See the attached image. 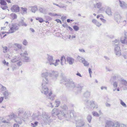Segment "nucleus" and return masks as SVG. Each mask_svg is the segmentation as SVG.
Returning a JSON list of instances; mask_svg holds the SVG:
<instances>
[{"mask_svg": "<svg viewBox=\"0 0 127 127\" xmlns=\"http://www.w3.org/2000/svg\"><path fill=\"white\" fill-rule=\"evenodd\" d=\"M49 74L50 77L54 80H56L58 76V73L56 71H52Z\"/></svg>", "mask_w": 127, "mask_h": 127, "instance_id": "obj_9", "label": "nucleus"}, {"mask_svg": "<svg viewBox=\"0 0 127 127\" xmlns=\"http://www.w3.org/2000/svg\"><path fill=\"white\" fill-rule=\"evenodd\" d=\"M93 1V2H96V4H94V7L99 9L101 7L102 5V3L101 2H97L96 0H94Z\"/></svg>", "mask_w": 127, "mask_h": 127, "instance_id": "obj_16", "label": "nucleus"}, {"mask_svg": "<svg viewBox=\"0 0 127 127\" xmlns=\"http://www.w3.org/2000/svg\"><path fill=\"white\" fill-rule=\"evenodd\" d=\"M4 64V65H6L7 66H8L9 64V63L8 62H7L6 61L4 60L2 62Z\"/></svg>", "mask_w": 127, "mask_h": 127, "instance_id": "obj_53", "label": "nucleus"}, {"mask_svg": "<svg viewBox=\"0 0 127 127\" xmlns=\"http://www.w3.org/2000/svg\"><path fill=\"white\" fill-rule=\"evenodd\" d=\"M120 78V76L118 74H115L112 76L111 78L110 81H112L114 80L118 79Z\"/></svg>", "mask_w": 127, "mask_h": 127, "instance_id": "obj_22", "label": "nucleus"}, {"mask_svg": "<svg viewBox=\"0 0 127 127\" xmlns=\"http://www.w3.org/2000/svg\"><path fill=\"white\" fill-rule=\"evenodd\" d=\"M47 106L49 107H50L52 108L54 107V106L52 105V103H50L48 104Z\"/></svg>", "mask_w": 127, "mask_h": 127, "instance_id": "obj_57", "label": "nucleus"}, {"mask_svg": "<svg viewBox=\"0 0 127 127\" xmlns=\"http://www.w3.org/2000/svg\"><path fill=\"white\" fill-rule=\"evenodd\" d=\"M92 119V117L91 115H89L87 117V119L88 120V121L89 123L91 122Z\"/></svg>", "mask_w": 127, "mask_h": 127, "instance_id": "obj_48", "label": "nucleus"}, {"mask_svg": "<svg viewBox=\"0 0 127 127\" xmlns=\"http://www.w3.org/2000/svg\"><path fill=\"white\" fill-rule=\"evenodd\" d=\"M48 71L47 70H44L41 74V76L43 78L48 77Z\"/></svg>", "mask_w": 127, "mask_h": 127, "instance_id": "obj_14", "label": "nucleus"}, {"mask_svg": "<svg viewBox=\"0 0 127 127\" xmlns=\"http://www.w3.org/2000/svg\"><path fill=\"white\" fill-rule=\"evenodd\" d=\"M105 12L109 16H111L113 14V13L112 12L110 8L108 6L106 7Z\"/></svg>", "mask_w": 127, "mask_h": 127, "instance_id": "obj_13", "label": "nucleus"}, {"mask_svg": "<svg viewBox=\"0 0 127 127\" xmlns=\"http://www.w3.org/2000/svg\"><path fill=\"white\" fill-rule=\"evenodd\" d=\"M37 10V7L35 6H33L32 7L31 11L32 12L34 13Z\"/></svg>", "mask_w": 127, "mask_h": 127, "instance_id": "obj_42", "label": "nucleus"}, {"mask_svg": "<svg viewBox=\"0 0 127 127\" xmlns=\"http://www.w3.org/2000/svg\"><path fill=\"white\" fill-rule=\"evenodd\" d=\"M120 41L122 43L127 45V38L126 37V36L121 37Z\"/></svg>", "mask_w": 127, "mask_h": 127, "instance_id": "obj_21", "label": "nucleus"}, {"mask_svg": "<svg viewBox=\"0 0 127 127\" xmlns=\"http://www.w3.org/2000/svg\"><path fill=\"white\" fill-rule=\"evenodd\" d=\"M90 95V92L88 91H86L84 94V96L86 97H89Z\"/></svg>", "mask_w": 127, "mask_h": 127, "instance_id": "obj_30", "label": "nucleus"}, {"mask_svg": "<svg viewBox=\"0 0 127 127\" xmlns=\"http://www.w3.org/2000/svg\"><path fill=\"white\" fill-rule=\"evenodd\" d=\"M115 19L118 23L120 22L122 18V17L118 13L116 12L115 14Z\"/></svg>", "mask_w": 127, "mask_h": 127, "instance_id": "obj_11", "label": "nucleus"}, {"mask_svg": "<svg viewBox=\"0 0 127 127\" xmlns=\"http://www.w3.org/2000/svg\"><path fill=\"white\" fill-rule=\"evenodd\" d=\"M39 10L40 12L43 14H45L46 13L45 9L42 8H40Z\"/></svg>", "mask_w": 127, "mask_h": 127, "instance_id": "obj_37", "label": "nucleus"}, {"mask_svg": "<svg viewBox=\"0 0 127 127\" xmlns=\"http://www.w3.org/2000/svg\"><path fill=\"white\" fill-rule=\"evenodd\" d=\"M85 104L86 107L90 110H93L95 108H98V105L93 100H86L85 102Z\"/></svg>", "mask_w": 127, "mask_h": 127, "instance_id": "obj_3", "label": "nucleus"}, {"mask_svg": "<svg viewBox=\"0 0 127 127\" xmlns=\"http://www.w3.org/2000/svg\"><path fill=\"white\" fill-rule=\"evenodd\" d=\"M11 17L13 19H16L17 18L16 15L14 13H12L10 15Z\"/></svg>", "mask_w": 127, "mask_h": 127, "instance_id": "obj_38", "label": "nucleus"}, {"mask_svg": "<svg viewBox=\"0 0 127 127\" xmlns=\"http://www.w3.org/2000/svg\"><path fill=\"white\" fill-rule=\"evenodd\" d=\"M20 55L22 56H23L24 57H27V56L28 55V54L27 51H25L23 53L21 54Z\"/></svg>", "mask_w": 127, "mask_h": 127, "instance_id": "obj_39", "label": "nucleus"}, {"mask_svg": "<svg viewBox=\"0 0 127 127\" xmlns=\"http://www.w3.org/2000/svg\"><path fill=\"white\" fill-rule=\"evenodd\" d=\"M123 23L125 25L127 26V21L125 20L123 22Z\"/></svg>", "mask_w": 127, "mask_h": 127, "instance_id": "obj_64", "label": "nucleus"}, {"mask_svg": "<svg viewBox=\"0 0 127 127\" xmlns=\"http://www.w3.org/2000/svg\"><path fill=\"white\" fill-rule=\"evenodd\" d=\"M2 94L4 96V98L5 99H9V96L10 95V93L8 92L7 91H5V92H3Z\"/></svg>", "mask_w": 127, "mask_h": 127, "instance_id": "obj_18", "label": "nucleus"}, {"mask_svg": "<svg viewBox=\"0 0 127 127\" xmlns=\"http://www.w3.org/2000/svg\"><path fill=\"white\" fill-rule=\"evenodd\" d=\"M27 113L26 112H24L23 109H19L18 111V115L22 118L23 121H25V119L27 118Z\"/></svg>", "mask_w": 127, "mask_h": 127, "instance_id": "obj_8", "label": "nucleus"}, {"mask_svg": "<svg viewBox=\"0 0 127 127\" xmlns=\"http://www.w3.org/2000/svg\"><path fill=\"white\" fill-rule=\"evenodd\" d=\"M73 28L75 31H77L79 29V27L75 25L73 26Z\"/></svg>", "mask_w": 127, "mask_h": 127, "instance_id": "obj_51", "label": "nucleus"}, {"mask_svg": "<svg viewBox=\"0 0 127 127\" xmlns=\"http://www.w3.org/2000/svg\"><path fill=\"white\" fill-rule=\"evenodd\" d=\"M61 107L62 110H60V112H63L64 114H67L68 115H70V112L71 111H73V116H74V111L73 110H71L70 111L68 110V108L67 106L65 104H64L62 105L61 106Z\"/></svg>", "mask_w": 127, "mask_h": 127, "instance_id": "obj_7", "label": "nucleus"}, {"mask_svg": "<svg viewBox=\"0 0 127 127\" xmlns=\"http://www.w3.org/2000/svg\"><path fill=\"white\" fill-rule=\"evenodd\" d=\"M1 90L2 93L3 92H5V91H7L6 90V88L2 86V87L1 88Z\"/></svg>", "mask_w": 127, "mask_h": 127, "instance_id": "obj_47", "label": "nucleus"}, {"mask_svg": "<svg viewBox=\"0 0 127 127\" xmlns=\"http://www.w3.org/2000/svg\"><path fill=\"white\" fill-rule=\"evenodd\" d=\"M55 104L56 105V107H58L60 105V102L58 100H57L55 101Z\"/></svg>", "mask_w": 127, "mask_h": 127, "instance_id": "obj_41", "label": "nucleus"}, {"mask_svg": "<svg viewBox=\"0 0 127 127\" xmlns=\"http://www.w3.org/2000/svg\"><path fill=\"white\" fill-rule=\"evenodd\" d=\"M19 58L18 56H15L13 58L11 61L12 62L15 63L19 60Z\"/></svg>", "mask_w": 127, "mask_h": 127, "instance_id": "obj_29", "label": "nucleus"}, {"mask_svg": "<svg viewBox=\"0 0 127 127\" xmlns=\"http://www.w3.org/2000/svg\"><path fill=\"white\" fill-rule=\"evenodd\" d=\"M92 113L94 116L97 117H98L99 116L98 114L96 112L93 111L92 112Z\"/></svg>", "mask_w": 127, "mask_h": 127, "instance_id": "obj_45", "label": "nucleus"}, {"mask_svg": "<svg viewBox=\"0 0 127 127\" xmlns=\"http://www.w3.org/2000/svg\"><path fill=\"white\" fill-rule=\"evenodd\" d=\"M120 125L119 122H114V124L112 127H120Z\"/></svg>", "mask_w": 127, "mask_h": 127, "instance_id": "obj_31", "label": "nucleus"}, {"mask_svg": "<svg viewBox=\"0 0 127 127\" xmlns=\"http://www.w3.org/2000/svg\"><path fill=\"white\" fill-rule=\"evenodd\" d=\"M23 120L22 118H21L20 116L18 115V117L16 118V122L19 124L21 125L22 124Z\"/></svg>", "mask_w": 127, "mask_h": 127, "instance_id": "obj_25", "label": "nucleus"}, {"mask_svg": "<svg viewBox=\"0 0 127 127\" xmlns=\"http://www.w3.org/2000/svg\"><path fill=\"white\" fill-rule=\"evenodd\" d=\"M31 60L29 57H26L23 58V61L24 62H30Z\"/></svg>", "mask_w": 127, "mask_h": 127, "instance_id": "obj_27", "label": "nucleus"}, {"mask_svg": "<svg viewBox=\"0 0 127 127\" xmlns=\"http://www.w3.org/2000/svg\"><path fill=\"white\" fill-rule=\"evenodd\" d=\"M7 32H2L0 33V37L1 38H2L5 36L7 34H8L7 33Z\"/></svg>", "mask_w": 127, "mask_h": 127, "instance_id": "obj_34", "label": "nucleus"}, {"mask_svg": "<svg viewBox=\"0 0 127 127\" xmlns=\"http://www.w3.org/2000/svg\"><path fill=\"white\" fill-rule=\"evenodd\" d=\"M49 83V80L48 77L43 78L42 85H45V84H47Z\"/></svg>", "mask_w": 127, "mask_h": 127, "instance_id": "obj_20", "label": "nucleus"}, {"mask_svg": "<svg viewBox=\"0 0 127 127\" xmlns=\"http://www.w3.org/2000/svg\"><path fill=\"white\" fill-rule=\"evenodd\" d=\"M4 99V97H1L0 98V103H2Z\"/></svg>", "mask_w": 127, "mask_h": 127, "instance_id": "obj_62", "label": "nucleus"}, {"mask_svg": "<svg viewBox=\"0 0 127 127\" xmlns=\"http://www.w3.org/2000/svg\"><path fill=\"white\" fill-rule=\"evenodd\" d=\"M36 19L37 20H38L41 23H42L44 21L43 19L41 18L37 17L36 18Z\"/></svg>", "mask_w": 127, "mask_h": 127, "instance_id": "obj_44", "label": "nucleus"}, {"mask_svg": "<svg viewBox=\"0 0 127 127\" xmlns=\"http://www.w3.org/2000/svg\"><path fill=\"white\" fill-rule=\"evenodd\" d=\"M105 8L103 7H102L99 8V11H105Z\"/></svg>", "mask_w": 127, "mask_h": 127, "instance_id": "obj_58", "label": "nucleus"}, {"mask_svg": "<svg viewBox=\"0 0 127 127\" xmlns=\"http://www.w3.org/2000/svg\"><path fill=\"white\" fill-rule=\"evenodd\" d=\"M120 5L122 8H125L127 7V4L124 1L119 0Z\"/></svg>", "mask_w": 127, "mask_h": 127, "instance_id": "obj_17", "label": "nucleus"}, {"mask_svg": "<svg viewBox=\"0 0 127 127\" xmlns=\"http://www.w3.org/2000/svg\"><path fill=\"white\" fill-rule=\"evenodd\" d=\"M114 122L111 121H107L106 123L105 127H112Z\"/></svg>", "mask_w": 127, "mask_h": 127, "instance_id": "obj_19", "label": "nucleus"}, {"mask_svg": "<svg viewBox=\"0 0 127 127\" xmlns=\"http://www.w3.org/2000/svg\"><path fill=\"white\" fill-rule=\"evenodd\" d=\"M1 7L3 10H5L8 8V7L7 6H2Z\"/></svg>", "mask_w": 127, "mask_h": 127, "instance_id": "obj_60", "label": "nucleus"}, {"mask_svg": "<svg viewBox=\"0 0 127 127\" xmlns=\"http://www.w3.org/2000/svg\"><path fill=\"white\" fill-rule=\"evenodd\" d=\"M9 26L10 29L9 30L8 32H7L6 33L8 34L13 33L19 29L18 26L16 24H10Z\"/></svg>", "mask_w": 127, "mask_h": 127, "instance_id": "obj_6", "label": "nucleus"}, {"mask_svg": "<svg viewBox=\"0 0 127 127\" xmlns=\"http://www.w3.org/2000/svg\"><path fill=\"white\" fill-rule=\"evenodd\" d=\"M23 44L24 45H26L28 44V42L25 39L23 42Z\"/></svg>", "mask_w": 127, "mask_h": 127, "instance_id": "obj_54", "label": "nucleus"}, {"mask_svg": "<svg viewBox=\"0 0 127 127\" xmlns=\"http://www.w3.org/2000/svg\"><path fill=\"white\" fill-rule=\"evenodd\" d=\"M106 106L107 107H110L111 105L110 104L107 102H106L105 103Z\"/></svg>", "mask_w": 127, "mask_h": 127, "instance_id": "obj_61", "label": "nucleus"}, {"mask_svg": "<svg viewBox=\"0 0 127 127\" xmlns=\"http://www.w3.org/2000/svg\"><path fill=\"white\" fill-rule=\"evenodd\" d=\"M61 64L62 65H64V63L65 62V60L64 56H62L61 59Z\"/></svg>", "mask_w": 127, "mask_h": 127, "instance_id": "obj_36", "label": "nucleus"}, {"mask_svg": "<svg viewBox=\"0 0 127 127\" xmlns=\"http://www.w3.org/2000/svg\"><path fill=\"white\" fill-rule=\"evenodd\" d=\"M101 90L105 89V90H106L107 89V87H106L102 86L101 87Z\"/></svg>", "mask_w": 127, "mask_h": 127, "instance_id": "obj_63", "label": "nucleus"}, {"mask_svg": "<svg viewBox=\"0 0 127 127\" xmlns=\"http://www.w3.org/2000/svg\"><path fill=\"white\" fill-rule=\"evenodd\" d=\"M106 70L107 71H112V70L110 69V68L108 67H106Z\"/></svg>", "mask_w": 127, "mask_h": 127, "instance_id": "obj_59", "label": "nucleus"}, {"mask_svg": "<svg viewBox=\"0 0 127 127\" xmlns=\"http://www.w3.org/2000/svg\"><path fill=\"white\" fill-rule=\"evenodd\" d=\"M2 123H8V124H9V123L8 122L5 120H4L0 121V124H1Z\"/></svg>", "mask_w": 127, "mask_h": 127, "instance_id": "obj_55", "label": "nucleus"}, {"mask_svg": "<svg viewBox=\"0 0 127 127\" xmlns=\"http://www.w3.org/2000/svg\"><path fill=\"white\" fill-rule=\"evenodd\" d=\"M3 52L4 53H6L8 51V48L6 46H4L3 47Z\"/></svg>", "mask_w": 127, "mask_h": 127, "instance_id": "obj_43", "label": "nucleus"}, {"mask_svg": "<svg viewBox=\"0 0 127 127\" xmlns=\"http://www.w3.org/2000/svg\"><path fill=\"white\" fill-rule=\"evenodd\" d=\"M47 57L46 58V61L45 62L46 64H49L50 65H53L55 66H57L59 64L60 62L59 60H57L54 63L55 60L54 59L53 57L51 55L47 54Z\"/></svg>", "mask_w": 127, "mask_h": 127, "instance_id": "obj_4", "label": "nucleus"}, {"mask_svg": "<svg viewBox=\"0 0 127 127\" xmlns=\"http://www.w3.org/2000/svg\"><path fill=\"white\" fill-rule=\"evenodd\" d=\"M67 62L70 64H72L74 62V60L72 58L70 57H67Z\"/></svg>", "mask_w": 127, "mask_h": 127, "instance_id": "obj_26", "label": "nucleus"}, {"mask_svg": "<svg viewBox=\"0 0 127 127\" xmlns=\"http://www.w3.org/2000/svg\"><path fill=\"white\" fill-rule=\"evenodd\" d=\"M77 58L78 60H81L82 62V61H83L85 59L84 58L79 56H78Z\"/></svg>", "mask_w": 127, "mask_h": 127, "instance_id": "obj_50", "label": "nucleus"}, {"mask_svg": "<svg viewBox=\"0 0 127 127\" xmlns=\"http://www.w3.org/2000/svg\"><path fill=\"white\" fill-rule=\"evenodd\" d=\"M20 26H23L26 27L27 26V24L24 22L23 20L20 22L19 23Z\"/></svg>", "mask_w": 127, "mask_h": 127, "instance_id": "obj_32", "label": "nucleus"}, {"mask_svg": "<svg viewBox=\"0 0 127 127\" xmlns=\"http://www.w3.org/2000/svg\"><path fill=\"white\" fill-rule=\"evenodd\" d=\"M85 123L83 120H78L76 123V126L77 127H83Z\"/></svg>", "mask_w": 127, "mask_h": 127, "instance_id": "obj_12", "label": "nucleus"}, {"mask_svg": "<svg viewBox=\"0 0 127 127\" xmlns=\"http://www.w3.org/2000/svg\"><path fill=\"white\" fill-rule=\"evenodd\" d=\"M22 62L21 61H20L17 63V64L18 66H20L22 65Z\"/></svg>", "mask_w": 127, "mask_h": 127, "instance_id": "obj_56", "label": "nucleus"}, {"mask_svg": "<svg viewBox=\"0 0 127 127\" xmlns=\"http://www.w3.org/2000/svg\"><path fill=\"white\" fill-rule=\"evenodd\" d=\"M15 47H17L19 49H21L22 48V47L21 44L18 43H15L14 44Z\"/></svg>", "mask_w": 127, "mask_h": 127, "instance_id": "obj_35", "label": "nucleus"}, {"mask_svg": "<svg viewBox=\"0 0 127 127\" xmlns=\"http://www.w3.org/2000/svg\"><path fill=\"white\" fill-rule=\"evenodd\" d=\"M42 117L43 119L45 120H49L50 119V117L48 115V113L45 112L43 113L42 115Z\"/></svg>", "mask_w": 127, "mask_h": 127, "instance_id": "obj_15", "label": "nucleus"}, {"mask_svg": "<svg viewBox=\"0 0 127 127\" xmlns=\"http://www.w3.org/2000/svg\"><path fill=\"white\" fill-rule=\"evenodd\" d=\"M42 87L40 89L41 92L43 94L47 95V97L49 99L51 100H54V95H52V92L50 91L48 94V92L49 89L46 85H42Z\"/></svg>", "mask_w": 127, "mask_h": 127, "instance_id": "obj_2", "label": "nucleus"}, {"mask_svg": "<svg viewBox=\"0 0 127 127\" xmlns=\"http://www.w3.org/2000/svg\"><path fill=\"white\" fill-rule=\"evenodd\" d=\"M120 103L124 107H127L126 104L122 100H120Z\"/></svg>", "mask_w": 127, "mask_h": 127, "instance_id": "obj_49", "label": "nucleus"}, {"mask_svg": "<svg viewBox=\"0 0 127 127\" xmlns=\"http://www.w3.org/2000/svg\"><path fill=\"white\" fill-rule=\"evenodd\" d=\"M118 86V83L116 82H114L113 84V87L115 88V89L113 90L114 91H115L116 89Z\"/></svg>", "mask_w": 127, "mask_h": 127, "instance_id": "obj_40", "label": "nucleus"}, {"mask_svg": "<svg viewBox=\"0 0 127 127\" xmlns=\"http://www.w3.org/2000/svg\"><path fill=\"white\" fill-rule=\"evenodd\" d=\"M11 10L12 12H19L20 11V8L18 5H15L12 6Z\"/></svg>", "mask_w": 127, "mask_h": 127, "instance_id": "obj_10", "label": "nucleus"}, {"mask_svg": "<svg viewBox=\"0 0 127 127\" xmlns=\"http://www.w3.org/2000/svg\"><path fill=\"white\" fill-rule=\"evenodd\" d=\"M122 83L126 86H127V81L124 80H122Z\"/></svg>", "mask_w": 127, "mask_h": 127, "instance_id": "obj_52", "label": "nucleus"}, {"mask_svg": "<svg viewBox=\"0 0 127 127\" xmlns=\"http://www.w3.org/2000/svg\"><path fill=\"white\" fill-rule=\"evenodd\" d=\"M82 63L84 64V66L86 67H88L89 65V63L87 61H86L85 59L83 61H82Z\"/></svg>", "mask_w": 127, "mask_h": 127, "instance_id": "obj_33", "label": "nucleus"}, {"mask_svg": "<svg viewBox=\"0 0 127 127\" xmlns=\"http://www.w3.org/2000/svg\"><path fill=\"white\" fill-rule=\"evenodd\" d=\"M92 22L93 24L98 27H100L101 25L100 23L95 19H93L92 20Z\"/></svg>", "mask_w": 127, "mask_h": 127, "instance_id": "obj_24", "label": "nucleus"}, {"mask_svg": "<svg viewBox=\"0 0 127 127\" xmlns=\"http://www.w3.org/2000/svg\"><path fill=\"white\" fill-rule=\"evenodd\" d=\"M74 111H72L70 112V115L64 114L62 112H60V110L57 108H54L52 111V115L53 116L58 115V118L60 120L64 118H69L73 116Z\"/></svg>", "mask_w": 127, "mask_h": 127, "instance_id": "obj_1", "label": "nucleus"}, {"mask_svg": "<svg viewBox=\"0 0 127 127\" xmlns=\"http://www.w3.org/2000/svg\"><path fill=\"white\" fill-rule=\"evenodd\" d=\"M68 81L67 84H68L69 85V86L70 87H72L73 88H75L76 87V84L73 81H69L68 80H67Z\"/></svg>", "mask_w": 127, "mask_h": 127, "instance_id": "obj_23", "label": "nucleus"}, {"mask_svg": "<svg viewBox=\"0 0 127 127\" xmlns=\"http://www.w3.org/2000/svg\"><path fill=\"white\" fill-rule=\"evenodd\" d=\"M21 9H22L21 12L22 14H26L27 13V8L23 7H21Z\"/></svg>", "mask_w": 127, "mask_h": 127, "instance_id": "obj_28", "label": "nucleus"}, {"mask_svg": "<svg viewBox=\"0 0 127 127\" xmlns=\"http://www.w3.org/2000/svg\"><path fill=\"white\" fill-rule=\"evenodd\" d=\"M114 47V52L116 55L117 56H119L121 55V50L119 46L120 41L119 40H116L113 41Z\"/></svg>", "mask_w": 127, "mask_h": 127, "instance_id": "obj_5", "label": "nucleus"}, {"mask_svg": "<svg viewBox=\"0 0 127 127\" xmlns=\"http://www.w3.org/2000/svg\"><path fill=\"white\" fill-rule=\"evenodd\" d=\"M0 3L2 5H6V2L4 0H1Z\"/></svg>", "mask_w": 127, "mask_h": 127, "instance_id": "obj_46", "label": "nucleus"}]
</instances>
